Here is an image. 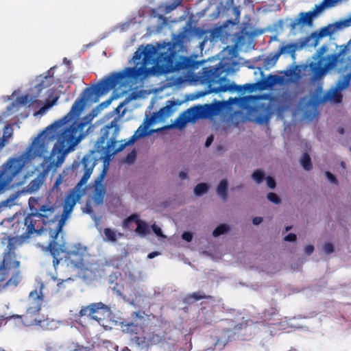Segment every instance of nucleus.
<instances>
[{"label":"nucleus","instance_id":"3c124183","mask_svg":"<svg viewBox=\"0 0 351 351\" xmlns=\"http://www.w3.org/2000/svg\"><path fill=\"white\" fill-rule=\"evenodd\" d=\"M325 175L326 176V178H328V180L333 183V184H337L338 181H337V179L336 178V177L332 174L330 171H326L325 173Z\"/></svg>","mask_w":351,"mask_h":351},{"label":"nucleus","instance_id":"bf43d9fd","mask_svg":"<svg viewBox=\"0 0 351 351\" xmlns=\"http://www.w3.org/2000/svg\"><path fill=\"white\" fill-rule=\"evenodd\" d=\"M314 251V247L311 245H307L305 247V252L307 255H311Z\"/></svg>","mask_w":351,"mask_h":351},{"label":"nucleus","instance_id":"f257e3e1","mask_svg":"<svg viewBox=\"0 0 351 351\" xmlns=\"http://www.w3.org/2000/svg\"><path fill=\"white\" fill-rule=\"evenodd\" d=\"M29 213L18 218L12 226L23 238H29L34 233L40 234L49 230L51 240L56 234L58 216L56 206L48 199L30 197L28 201Z\"/></svg>","mask_w":351,"mask_h":351},{"label":"nucleus","instance_id":"7ed1b4c3","mask_svg":"<svg viewBox=\"0 0 351 351\" xmlns=\"http://www.w3.org/2000/svg\"><path fill=\"white\" fill-rule=\"evenodd\" d=\"M184 35L180 34L171 42L158 45V48L147 45L143 53L144 60L155 59V64L160 73L167 74L183 69H192L195 62L190 57L180 54L184 49Z\"/></svg>","mask_w":351,"mask_h":351},{"label":"nucleus","instance_id":"4468645a","mask_svg":"<svg viewBox=\"0 0 351 351\" xmlns=\"http://www.w3.org/2000/svg\"><path fill=\"white\" fill-rule=\"evenodd\" d=\"M131 222H134L137 227L135 230L136 233L139 235L145 236L149 233V227L147 223L139 219V215L137 214H132L125 219L123 223V227L124 228H129V224Z\"/></svg>","mask_w":351,"mask_h":351},{"label":"nucleus","instance_id":"8fccbe9b","mask_svg":"<svg viewBox=\"0 0 351 351\" xmlns=\"http://www.w3.org/2000/svg\"><path fill=\"white\" fill-rule=\"evenodd\" d=\"M50 85V83H46L45 80H43L40 83L37 84L35 88L40 93L43 89L48 87Z\"/></svg>","mask_w":351,"mask_h":351},{"label":"nucleus","instance_id":"423d86ee","mask_svg":"<svg viewBox=\"0 0 351 351\" xmlns=\"http://www.w3.org/2000/svg\"><path fill=\"white\" fill-rule=\"evenodd\" d=\"M12 238H8V243L3 254L0 264V282L7 280L5 287H16L21 280L20 261L16 260L15 247Z\"/></svg>","mask_w":351,"mask_h":351},{"label":"nucleus","instance_id":"7c9ffc66","mask_svg":"<svg viewBox=\"0 0 351 351\" xmlns=\"http://www.w3.org/2000/svg\"><path fill=\"white\" fill-rule=\"evenodd\" d=\"M132 341L141 348H149L148 336H135L132 338Z\"/></svg>","mask_w":351,"mask_h":351},{"label":"nucleus","instance_id":"37998d69","mask_svg":"<svg viewBox=\"0 0 351 351\" xmlns=\"http://www.w3.org/2000/svg\"><path fill=\"white\" fill-rule=\"evenodd\" d=\"M69 351H90V348L88 346H84L79 343H73V347Z\"/></svg>","mask_w":351,"mask_h":351},{"label":"nucleus","instance_id":"a211bd4d","mask_svg":"<svg viewBox=\"0 0 351 351\" xmlns=\"http://www.w3.org/2000/svg\"><path fill=\"white\" fill-rule=\"evenodd\" d=\"M40 309L38 307H27L26 313L24 315H19L16 317L22 319L25 324L27 326H32L37 324L39 322L38 319V315Z\"/></svg>","mask_w":351,"mask_h":351},{"label":"nucleus","instance_id":"9d476101","mask_svg":"<svg viewBox=\"0 0 351 351\" xmlns=\"http://www.w3.org/2000/svg\"><path fill=\"white\" fill-rule=\"evenodd\" d=\"M62 239L65 243L66 245V250L64 252L60 254V255L58 256V263L57 264L54 263V259L55 258L51 255L53 257V265L55 267H56L59 263L60 261L62 259L61 255L62 254H66L65 258L66 261H67L68 265H71V267H73L75 268H81L84 266V249H83L80 246H76L75 245L73 249L69 250L67 244L65 242V241L63 239L62 236H61L60 239L58 238V240Z\"/></svg>","mask_w":351,"mask_h":351},{"label":"nucleus","instance_id":"f8f14e48","mask_svg":"<svg viewBox=\"0 0 351 351\" xmlns=\"http://www.w3.org/2000/svg\"><path fill=\"white\" fill-rule=\"evenodd\" d=\"M338 90L339 89L337 88L335 90H330L322 95V86H318L313 97V100L316 104H322L328 101L333 104H339L342 101L343 96Z\"/></svg>","mask_w":351,"mask_h":351},{"label":"nucleus","instance_id":"f3484780","mask_svg":"<svg viewBox=\"0 0 351 351\" xmlns=\"http://www.w3.org/2000/svg\"><path fill=\"white\" fill-rule=\"evenodd\" d=\"M314 17L315 16L311 11L300 12L296 19L291 21L289 27L291 30H293L298 25L311 26L313 25Z\"/></svg>","mask_w":351,"mask_h":351},{"label":"nucleus","instance_id":"9b49d317","mask_svg":"<svg viewBox=\"0 0 351 351\" xmlns=\"http://www.w3.org/2000/svg\"><path fill=\"white\" fill-rule=\"evenodd\" d=\"M222 104L220 101L205 104L204 106H197L188 109L189 112L197 117L210 118L218 114L222 108Z\"/></svg>","mask_w":351,"mask_h":351},{"label":"nucleus","instance_id":"72a5a7b5","mask_svg":"<svg viewBox=\"0 0 351 351\" xmlns=\"http://www.w3.org/2000/svg\"><path fill=\"white\" fill-rule=\"evenodd\" d=\"M104 234L106 238V240L111 241V242L117 241V234L114 230H112L110 228H104Z\"/></svg>","mask_w":351,"mask_h":351},{"label":"nucleus","instance_id":"774afa93","mask_svg":"<svg viewBox=\"0 0 351 351\" xmlns=\"http://www.w3.org/2000/svg\"><path fill=\"white\" fill-rule=\"evenodd\" d=\"M141 53H138V51L135 52L133 58L135 60L140 59Z\"/></svg>","mask_w":351,"mask_h":351},{"label":"nucleus","instance_id":"6e6d98bb","mask_svg":"<svg viewBox=\"0 0 351 351\" xmlns=\"http://www.w3.org/2000/svg\"><path fill=\"white\" fill-rule=\"evenodd\" d=\"M339 0H324L323 2L326 8L332 7Z\"/></svg>","mask_w":351,"mask_h":351},{"label":"nucleus","instance_id":"dca6fc26","mask_svg":"<svg viewBox=\"0 0 351 351\" xmlns=\"http://www.w3.org/2000/svg\"><path fill=\"white\" fill-rule=\"evenodd\" d=\"M176 105V101H168L165 106L161 108L157 112L154 113V114L149 119L148 124H152L157 120H163L169 117L174 112L173 107Z\"/></svg>","mask_w":351,"mask_h":351},{"label":"nucleus","instance_id":"a19ab883","mask_svg":"<svg viewBox=\"0 0 351 351\" xmlns=\"http://www.w3.org/2000/svg\"><path fill=\"white\" fill-rule=\"evenodd\" d=\"M252 178L258 183L260 184L265 178V173L260 169H256L252 175Z\"/></svg>","mask_w":351,"mask_h":351},{"label":"nucleus","instance_id":"49530a36","mask_svg":"<svg viewBox=\"0 0 351 351\" xmlns=\"http://www.w3.org/2000/svg\"><path fill=\"white\" fill-rule=\"evenodd\" d=\"M136 152L135 149H134L127 155V156L125 158V161L128 163H132L136 160Z\"/></svg>","mask_w":351,"mask_h":351},{"label":"nucleus","instance_id":"a878e982","mask_svg":"<svg viewBox=\"0 0 351 351\" xmlns=\"http://www.w3.org/2000/svg\"><path fill=\"white\" fill-rule=\"evenodd\" d=\"M278 77L274 75H269L268 77L258 83V88L264 90L273 86L277 83Z\"/></svg>","mask_w":351,"mask_h":351},{"label":"nucleus","instance_id":"39448f33","mask_svg":"<svg viewBox=\"0 0 351 351\" xmlns=\"http://www.w3.org/2000/svg\"><path fill=\"white\" fill-rule=\"evenodd\" d=\"M81 197L80 193L78 191L73 190L68 193L64 199L63 204V212L61 219L56 223V234L53 235V241H50L48 246L45 247V251L49 252L52 255L54 259V263H58V256L66 250V245L62 239L58 240V237L62 230V227L64 224V221L71 215V212L76 203Z\"/></svg>","mask_w":351,"mask_h":351},{"label":"nucleus","instance_id":"ea45409f","mask_svg":"<svg viewBox=\"0 0 351 351\" xmlns=\"http://www.w3.org/2000/svg\"><path fill=\"white\" fill-rule=\"evenodd\" d=\"M337 31L338 29L348 27L351 25V16L349 19H346L338 22L335 23Z\"/></svg>","mask_w":351,"mask_h":351},{"label":"nucleus","instance_id":"a18cd8bd","mask_svg":"<svg viewBox=\"0 0 351 351\" xmlns=\"http://www.w3.org/2000/svg\"><path fill=\"white\" fill-rule=\"evenodd\" d=\"M267 199L276 204H279L280 202H281V199L279 198V197L274 193H269L267 194Z\"/></svg>","mask_w":351,"mask_h":351},{"label":"nucleus","instance_id":"b1692460","mask_svg":"<svg viewBox=\"0 0 351 351\" xmlns=\"http://www.w3.org/2000/svg\"><path fill=\"white\" fill-rule=\"evenodd\" d=\"M202 299H208L210 300H214V297H213L212 295H206L202 291H197L193 292V293L188 294L184 298V302L190 304Z\"/></svg>","mask_w":351,"mask_h":351},{"label":"nucleus","instance_id":"c03bdc74","mask_svg":"<svg viewBox=\"0 0 351 351\" xmlns=\"http://www.w3.org/2000/svg\"><path fill=\"white\" fill-rule=\"evenodd\" d=\"M326 7L325 6L324 2H321L320 3L315 5L313 10L311 12L315 16L317 14L321 13Z\"/></svg>","mask_w":351,"mask_h":351},{"label":"nucleus","instance_id":"412c9836","mask_svg":"<svg viewBox=\"0 0 351 351\" xmlns=\"http://www.w3.org/2000/svg\"><path fill=\"white\" fill-rule=\"evenodd\" d=\"M42 288L43 285H41L39 291L35 289L29 293L28 297L29 307H38V309H41L44 298Z\"/></svg>","mask_w":351,"mask_h":351},{"label":"nucleus","instance_id":"ddd939ff","mask_svg":"<svg viewBox=\"0 0 351 351\" xmlns=\"http://www.w3.org/2000/svg\"><path fill=\"white\" fill-rule=\"evenodd\" d=\"M171 330L165 328L164 330L158 332H152L148 334L149 347L154 345H164L165 343L170 344L175 341L174 338L170 334Z\"/></svg>","mask_w":351,"mask_h":351},{"label":"nucleus","instance_id":"6ab92c4d","mask_svg":"<svg viewBox=\"0 0 351 351\" xmlns=\"http://www.w3.org/2000/svg\"><path fill=\"white\" fill-rule=\"evenodd\" d=\"M335 32H337V29L335 23H333L330 24L326 27H322L319 31L313 32L310 36L311 38L314 39L313 45L314 47H316L318 45L319 41L321 38L326 36H330Z\"/></svg>","mask_w":351,"mask_h":351},{"label":"nucleus","instance_id":"4d7b16f0","mask_svg":"<svg viewBox=\"0 0 351 351\" xmlns=\"http://www.w3.org/2000/svg\"><path fill=\"white\" fill-rule=\"evenodd\" d=\"M296 235L293 233H289L285 237V240L287 241H295L296 240Z\"/></svg>","mask_w":351,"mask_h":351},{"label":"nucleus","instance_id":"052dcab7","mask_svg":"<svg viewBox=\"0 0 351 351\" xmlns=\"http://www.w3.org/2000/svg\"><path fill=\"white\" fill-rule=\"evenodd\" d=\"M178 5H180L177 2L173 1V2L171 4L167 6V9L169 11L173 10L176 9Z\"/></svg>","mask_w":351,"mask_h":351},{"label":"nucleus","instance_id":"e2e57ef3","mask_svg":"<svg viewBox=\"0 0 351 351\" xmlns=\"http://www.w3.org/2000/svg\"><path fill=\"white\" fill-rule=\"evenodd\" d=\"M263 221V218L261 217H256L253 218L252 222L254 225H258Z\"/></svg>","mask_w":351,"mask_h":351},{"label":"nucleus","instance_id":"603ef678","mask_svg":"<svg viewBox=\"0 0 351 351\" xmlns=\"http://www.w3.org/2000/svg\"><path fill=\"white\" fill-rule=\"evenodd\" d=\"M258 85V84H257ZM243 87V90H248L249 92H252L255 90L256 84H245L243 86H241Z\"/></svg>","mask_w":351,"mask_h":351},{"label":"nucleus","instance_id":"e433bc0d","mask_svg":"<svg viewBox=\"0 0 351 351\" xmlns=\"http://www.w3.org/2000/svg\"><path fill=\"white\" fill-rule=\"evenodd\" d=\"M229 230L228 226L226 224H220L213 232V235L215 237H219Z\"/></svg>","mask_w":351,"mask_h":351},{"label":"nucleus","instance_id":"338daca9","mask_svg":"<svg viewBox=\"0 0 351 351\" xmlns=\"http://www.w3.org/2000/svg\"><path fill=\"white\" fill-rule=\"evenodd\" d=\"M187 173L185 171H180L179 173V177L182 180L186 179L187 178Z\"/></svg>","mask_w":351,"mask_h":351},{"label":"nucleus","instance_id":"cd10ccee","mask_svg":"<svg viewBox=\"0 0 351 351\" xmlns=\"http://www.w3.org/2000/svg\"><path fill=\"white\" fill-rule=\"evenodd\" d=\"M59 98L60 93L57 92L56 90H51L46 99L45 107L47 108L52 107L56 104Z\"/></svg>","mask_w":351,"mask_h":351},{"label":"nucleus","instance_id":"c9c22d12","mask_svg":"<svg viewBox=\"0 0 351 351\" xmlns=\"http://www.w3.org/2000/svg\"><path fill=\"white\" fill-rule=\"evenodd\" d=\"M17 197L16 194H12L9 196L6 199L2 201L0 203L1 206L3 208L11 207L12 206L15 204V200Z\"/></svg>","mask_w":351,"mask_h":351},{"label":"nucleus","instance_id":"5fc2aeb1","mask_svg":"<svg viewBox=\"0 0 351 351\" xmlns=\"http://www.w3.org/2000/svg\"><path fill=\"white\" fill-rule=\"evenodd\" d=\"M182 238L184 240H185L186 241L190 242V241H191V240L193 239V236H192L191 233H190L189 232H184L182 234Z\"/></svg>","mask_w":351,"mask_h":351},{"label":"nucleus","instance_id":"20e7f679","mask_svg":"<svg viewBox=\"0 0 351 351\" xmlns=\"http://www.w3.org/2000/svg\"><path fill=\"white\" fill-rule=\"evenodd\" d=\"M149 119L146 118L147 125H141L124 143L116 147L117 136L119 132V125L117 118H114L109 124L105 125L101 130V136L95 145V150L99 153H103L105 156L110 157L115 154L121 152L126 146L134 143L138 138L144 137L148 134L147 129Z\"/></svg>","mask_w":351,"mask_h":351},{"label":"nucleus","instance_id":"6e6552de","mask_svg":"<svg viewBox=\"0 0 351 351\" xmlns=\"http://www.w3.org/2000/svg\"><path fill=\"white\" fill-rule=\"evenodd\" d=\"M326 49V45L322 46L313 57L317 61L311 62L308 64L311 72V81L312 82H315L322 79L335 64L336 60L335 56H329L327 58L323 56Z\"/></svg>","mask_w":351,"mask_h":351},{"label":"nucleus","instance_id":"4c0bfd02","mask_svg":"<svg viewBox=\"0 0 351 351\" xmlns=\"http://www.w3.org/2000/svg\"><path fill=\"white\" fill-rule=\"evenodd\" d=\"M208 189L206 183H199L197 184L194 189V193L196 195L199 196L206 193Z\"/></svg>","mask_w":351,"mask_h":351},{"label":"nucleus","instance_id":"864d4df0","mask_svg":"<svg viewBox=\"0 0 351 351\" xmlns=\"http://www.w3.org/2000/svg\"><path fill=\"white\" fill-rule=\"evenodd\" d=\"M153 232L158 237H163L161 228L156 224L152 226Z\"/></svg>","mask_w":351,"mask_h":351},{"label":"nucleus","instance_id":"f03ea898","mask_svg":"<svg viewBox=\"0 0 351 351\" xmlns=\"http://www.w3.org/2000/svg\"><path fill=\"white\" fill-rule=\"evenodd\" d=\"M47 155V127L35 138L26 151L17 157H11L0 167V194L23 184L25 165L36 158Z\"/></svg>","mask_w":351,"mask_h":351},{"label":"nucleus","instance_id":"f704fd0d","mask_svg":"<svg viewBox=\"0 0 351 351\" xmlns=\"http://www.w3.org/2000/svg\"><path fill=\"white\" fill-rule=\"evenodd\" d=\"M36 96L31 97L29 94H26L25 95L18 97L17 101L21 105H26L29 102H31L32 104L34 103L36 101Z\"/></svg>","mask_w":351,"mask_h":351},{"label":"nucleus","instance_id":"473e14b6","mask_svg":"<svg viewBox=\"0 0 351 351\" xmlns=\"http://www.w3.org/2000/svg\"><path fill=\"white\" fill-rule=\"evenodd\" d=\"M300 163L302 167L306 171H310L313 168L311 159L307 153H304L300 160Z\"/></svg>","mask_w":351,"mask_h":351},{"label":"nucleus","instance_id":"de8ad7c7","mask_svg":"<svg viewBox=\"0 0 351 351\" xmlns=\"http://www.w3.org/2000/svg\"><path fill=\"white\" fill-rule=\"evenodd\" d=\"M266 182H267V185L269 188L274 189L276 187V183L275 180L272 177H271V176L267 177Z\"/></svg>","mask_w":351,"mask_h":351},{"label":"nucleus","instance_id":"c85d7f7f","mask_svg":"<svg viewBox=\"0 0 351 351\" xmlns=\"http://www.w3.org/2000/svg\"><path fill=\"white\" fill-rule=\"evenodd\" d=\"M261 108L263 112L258 115L256 121L260 124L267 123L271 118V112L267 106H263Z\"/></svg>","mask_w":351,"mask_h":351},{"label":"nucleus","instance_id":"13d9d810","mask_svg":"<svg viewBox=\"0 0 351 351\" xmlns=\"http://www.w3.org/2000/svg\"><path fill=\"white\" fill-rule=\"evenodd\" d=\"M53 68L54 67H51V68H50L49 70H48L47 75H46L45 76V77H44L45 79V80H51V79L53 78Z\"/></svg>","mask_w":351,"mask_h":351},{"label":"nucleus","instance_id":"680f3d73","mask_svg":"<svg viewBox=\"0 0 351 351\" xmlns=\"http://www.w3.org/2000/svg\"><path fill=\"white\" fill-rule=\"evenodd\" d=\"M7 143V138L5 136H3L0 138V151L3 149V147Z\"/></svg>","mask_w":351,"mask_h":351},{"label":"nucleus","instance_id":"5701e85b","mask_svg":"<svg viewBox=\"0 0 351 351\" xmlns=\"http://www.w3.org/2000/svg\"><path fill=\"white\" fill-rule=\"evenodd\" d=\"M191 113L188 112V109L185 110L176 119L173 125L180 129L184 128L189 121L193 118H196L195 116L192 115Z\"/></svg>","mask_w":351,"mask_h":351},{"label":"nucleus","instance_id":"2f4dec72","mask_svg":"<svg viewBox=\"0 0 351 351\" xmlns=\"http://www.w3.org/2000/svg\"><path fill=\"white\" fill-rule=\"evenodd\" d=\"M43 176L42 174L37 176L35 179L32 180L29 184V188L32 191H36L39 189L40 186L44 182Z\"/></svg>","mask_w":351,"mask_h":351},{"label":"nucleus","instance_id":"393cba45","mask_svg":"<svg viewBox=\"0 0 351 351\" xmlns=\"http://www.w3.org/2000/svg\"><path fill=\"white\" fill-rule=\"evenodd\" d=\"M93 311L90 304L88 306H82L78 313L75 314V317L76 322H81V318L83 317H87L88 319L92 320Z\"/></svg>","mask_w":351,"mask_h":351},{"label":"nucleus","instance_id":"0e129e2a","mask_svg":"<svg viewBox=\"0 0 351 351\" xmlns=\"http://www.w3.org/2000/svg\"><path fill=\"white\" fill-rule=\"evenodd\" d=\"M213 136L211 135V136H208L206 141V143H205L206 147L210 146V144L213 143Z\"/></svg>","mask_w":351,"mask_h":351},{"label":"nucleus","instance_id":"0eeeda50","mask_svg":"<svg viewBox=\"0 0 351 351\" xmlns=\"http://www.w3.org/2000/svg\"><path fill=\"white\" fill-rule=\"evenodd\" d=\"M221 73L219 68L209 66L202 69L201 79L203 83L208 84L210 93H219L228 90L243 91V87L241 86L235 84L230 85L223 84L226 77L221 76Z\"/></svg>","mask_w":351,"mask_h":351},{"label":"nucleus","instance_id":"79ce46f5","mask_svg":"<svg viewBox=\"0 0 351 351\" xmlns=\"http://www.w3.org/2000/svg\"><path fill=\"white\" fill-rule=\"evenodd\" d=\"M140 327L138 324H135L132 322L128 323L125 325V330L130 333L137 334Z\"/></svg>","mask_w":351,"mask_h":351},{"label":"nucleus","instance_id":"c756f323","mask_svg":"<svg viewBox=\"0 0 351 351\" xmlns=\"http://www.w3.org/2000/svg\"><path fill=\"white\" fill-rule=\"evenodd\" d=\"M280 56L281 55H278V51L276 52L274 54H270L266 58L264 59V66L267 68L274 66Z\"/></svg>","mask_w":351,"mask_h":351},{"label":"nucleus","instance_id":"bb28decb","mask_svg":"<svg viewBox=\"0 0 351 351\" xmlns=\"http://www.w3.org/2000/svg\"><path fill=\"white\" fill-rule=\"evenodd\" d=\"M228 184L226 180H221L217 186V193L223 200L228 197Z\"/></svg>","mask_w":351,"mask_h":351},{"label":"nucleus","instance_id":"aec40b11","mask_svg":"<svg viewBox=\"0 0 351 351\" xmlns=\"http://www.w3.org/2000/svg\"><path fill=\"white\" fill-rule=\"evenodd\" d=\"M93 315L92 320L100 323L104 319L105 315L108 313L110 308L102 302L91 303Z\"/></svg>","mask_w":351,"mask_h":351},{"label":"nucleus","instance_id":"2eb2a0df","mask_svg":"<svg viewBox=\"0 0 351 351\" xmlns=\"http://www.w3.org/2000/svg\"><path fill=\"white\" fill-rule=\"evenodd\" d=\"M106 174V169H104L100 175L95 180L94 191L93 193V200L97 205L103 204L106 194V189L101 184Z\"/></svg>","mask_w":351,"mask_h":351},{"label":"nucleus","instance_id":"58836bf2","mask_svg":"<svg viewBox=\"0 0 351 351\" xmlns=\"http://www.w3.org/2000/svg\"><path fill=\"white\" fill-rule=\"evenodd\" d=\"M350 80V75H347L343 77V78L339 80L337 84V88L339 90H342L346 88L349 86Z\"/></svg>","mask_w":351,"mask_h":351},{"label":"nucleus","instance_id":"1a4fd4ad","mask_svg":"<svg viewBox=\"0 0 351 351\" xmlns=\"http://www.w3.org/2000/svg\"><path fill=\"white\" fill-rule=\"evenodd\" d=\"M93 152H90L83 156L81 160L74 161L71 165V171L75 176L80 177V180L77 184L75 188H80L86 184L90 178L94 167L96 165V160L93 155Z\"/></svg>","mask_w":351,"mask_h":351},{"label":"nucleus","instance_id":"69168bd1","mask_svg":"<svg viewBox=\"0 0 351 351\" xmlns=\"http://www.w3.org/2000/svg\"><path fill=\"white\" fill-rule=\"evenodd\" d=\"M62 176H61V175H60L57 178V179H56V180L55 182L54 186L58 187L62 183Z\"/></svg>","mask_w":351,"mask_h":351},{"label":"nucleus","instance_id":"4be33fe9","mask_svg":"<svg viewBox=\"0 0 351 351\" xmlns=\"http://www.w3.org/2000/svg\"><path fill=\"white\" fill-rule=\"evenodd\" d=\"M302 47V45H300L298 43H292L285 45H282L278 49V55L287 53L289 54L291 56V58L294 59L295 57L296 50L300 49Z\"/></svg>","mask_w":351,"mask_h":351},{"label":"nucleus","instance_id":"09e8293b","mask_svg":"<svg viewBox=\"0 0 351 351\" xmlns=\"http://www.w3.org/2000/svg\"><path fill=\"white\" fill-rule=\"evenodd\" d=\"M324 250L326 254H329L334 252V246L331 243H326L324 245Z\"/></svg>","mask_w":351,"mask_h":351}]
</instances>
